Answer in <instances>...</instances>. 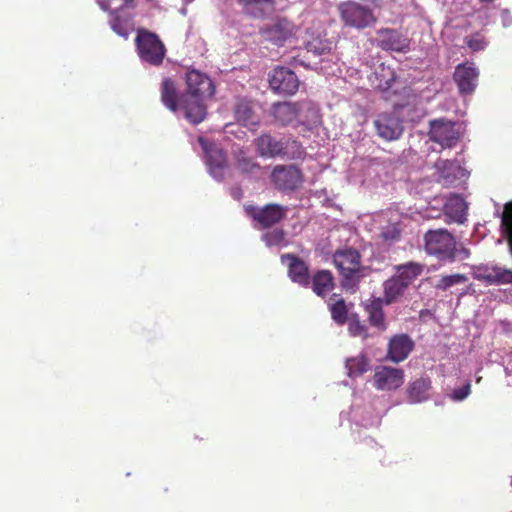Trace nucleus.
Wrapping results in <instances>:
<instances>
[{"mask_svg":"<svg viewBox=\"0 0 512 512\" xmlns=\"http://www.w3.org/2000/svg\"><path fill=\"white\" fill-rule=\"evenodd\" d=\"M404 383V371L388 366L379 367L373 376V385L377 390L392 391Z\"/></svg>","mask_w":512,"mask_h":512,"instance_id":"dca6fc26","label":"nucleus"},{"mask_svg":"<svg viewBox=\"0 0 512 512\" xmlns=\"http://www.w3.org/2000/svg\"><path fill=\"white\" fill-rule=\"evenodd\" d=\"M363 2L370 3L374 7H381V3L383 0H362Z\"/></svg>","mask_w":512,"mask_h":512,"instance_id":"a18cd8bd","label":"nucleus"},{"mask_svg":"<svg viewBox=\"0 0 512 512\" xmlns=\"http://www.w3.org/2000/svg\"><path fill=\"white\" fill-rule=\"evenodd\" d=\"M245 12L255 18H263L273 13L274 0H240Z\"/></svg>","mask_w":512,"mask_h":512,"instance_id":"cd10ccee","label":"nucleus"},{"mask_svg":"<svg viewBox=\"0 0 512 512\" xmlns=\"http://www.w3.org/2000/svg\"><path fill=\"white\" fill-rule=\"evenodd\" d=\"M308 52H312L315 55L322 56L329 54L332 50V43L327 40L320 38L312 39L307 44Z\"/></svg>","mask_w":512,"mask_h":512,"instance_id":"f704fd0d","label":"nucleus"},{"mask_svg":"<svg viewBox=\"0 0 512 512\" xmlns=\"http://www.w3.org/2000/svg\"><path fill=\"white\" fill-rule=\"evenodd\" d=\"M269 85L272 90L280 94L292 95L299 88V80L291 69L277 67L269 75Z\"/></svg>","mask_w":512,"mask_h":512,"instance_id":"ddd939ff","label":"nucleus"},{"mask_svg":"<svg viewBox=\"0 0 512 512\" xmlns=\"http://www.w3.org/2000/svg\"><path fill=\"white\" fill-rule=\"evenodd\" d=\"M205 152L210 173L214 178L222 180L224 177V169L227 165L225 153L217 147L206 148Z\"/></svg>","mask_w":512,"mask_h":512,"instance_id":"b1692460","label":"nucleus"},{"mask_svg":"<svg viewBox=\"0 0 512 512\" xmlns=\"http://www.w3.org/2000/svg\"><path fill=\"white\" fill-rule=\"evenodd\" d=\"M322 123V115L318 105L311 100H301L296 102V118L294 128L299 133L306 136L307 133L314 132Z\"/></svg>","mask_w":512,"mask_h":512,"instance_id":"6e6552de","label":"nucleus"},{"mask_svg":"<svg viewBox=\"0 0 512 512\" xmlns=\"http://www.w3.org/2000/svg\"><path fill=\"white\" fill-rule=\"evenodd\" d=\"M425 266L418 262H407L395 267L396 276L406 287H409L424 271Z\"/></svg>","mask_w":512,"mask_h":512,"instance_id":"a878e982","label":"nucleus"},{"mask_svg":"<svg viewBox=\"0 0 512 512\" xmlns=\"http://www.w3.org/2000/svg\"><path fill=\"white\" fill-rule=\"evenodd\" d=\"M479 72L473 62H465L457 65L453 74V79L457 84L461 95L472 94L477 86Z\"/></svg>","mask_w":512,"mask_h":512,"instance_id":"2eb2a0df","label":"nucleus"},{"mask_svg":"<svg viewBox=\"0 0 512 512\" xmlns=\"http://www.w3.org/2000/svg\"><path fill=\"white\" fill-rule=\"evenodd\" d=\"M115 0H99L98 5L102 10H111V7H113V2ZM120 4V8H135L136 2L135 0H118Z\"/></svg>","mask_w":512,"mask_h":512,"instance_id":"a19ab883","label":"nucleus"},{"mask_svg":"<svg viewBox=\"0 0 512 512\" xmlns=\"http://www.w3.org/2000/svg\"><path fill=\"white\" fill-rule=\"evenodd\" d=\"M414 345V341L409 335H394L388 343L387 357L394 363H400L408 358Z\"/></svg>","mask_w":512,"mask_h":512,"instance_id":"6ab92c4d","label":"nucleus"},{"mask_svg":"<svg viewBox=\"0 0 512 512\" xmlns=\"http://www.w3.org/2000/svg\"><path fill=\"white\" fill-rule=\"evenodd\" d=\"M267 247L286 246V232L283 229H273L264 233L261 237Z\"/></svg>","mask_w":512,"mask_h":512,"instance_id":"473e14b6","label":"nucleus"},{"mask_svg":"<svg viewBox=\"0 0 512 512\" xmlns=\"http://www.w3.org/2000/svg\"><path fill=\"white\" fill-rule=\"evenodd\" d=\"M378 45L383 50H390L395 52H408L410 50V40L393 29H380L377 32Z\"/></svg>","mask_w":512,"mask_h":512,"instance_id":"a211bd4d","label":"nucleus"},{"mask_svg":"<svg viewBox=\"0 0 512 512\" xmlns=\"http://www.w3.org/2000/svg\"><path fill=\"white\" fill-rule=\"evenodd\" d=\"M467 280L468 279L464 274H452L442 276L440 281L437 283L436 288L445 291L450 287L460 283H464Z\"/></svg>","mask_w":512,"mask_h":512,"instance_id":"c9c22d12","label":"nucleus"},{"mask_svg":"<svg viewBox=\"0 0 512 512\" xmlns=\"http://www.w3.org/2000/svg\"><path fill=\"white\" fill-rule=\"evenodd\" d=\"M236 167L242 173L252 174L260 169V165L252 157L245 155L243 151H240L237 155Z\"/></svg>","mask_w":512,"mask_h":512,"instance_id":"72a5a7b5","label":"nucleus"},{"mask_svg":"<svg viewBox=\"0 0 512 512\" xmlns=\"http://www.w3.org/2000/svg\"><path fill=\"white\" fill-rule=\"evenodd\" d=\"M295 33V25L286 18H279L260 29V34L264 40L278 46L284 45L285 42L295 36Z\"/></svg>","mask_w":512,"mask_h":512,"instance_id":"9b49d317","label":"nucleus"},{"mask_svg":"<svg viewBox=\"0 0 512 512\" xmlns=\"http://www.w3.org/2000/svg\"><path fill=\"white\" fill-rule=\"evenodd\" d=\"M348 330L353 337H361L364 340L369 337L367 326L357 318H352L349 321Z\"/></svg>","mask_w":512,"mask_h":512,"instance_id":"4c0bfd02","label":"nucleus"},{"mask_svg":"<svg viewBox=\"0 0 512 512\" xmlns=\"http://www.w3.org/2000/svg\"><path fill=\"white\" fill-rule=\"evenodd\" d=\"M399 234H400V231L397 230L396 228H393V232L392 234H389V232H383V237L385 239H396L399 237Z\"/></svg>","mask_w":512,"mask_h":512,"instance_id":"c03bdc74","label":"nucleus"},{"mask_svg":"<svg viewBox=\"0 0 512 512\" xmlns=\"http://www.w3.org/2000/svg\"><path fill=\"white\" fill-rule=\"evenodd\" d=\"M490 281L499 283V284H511L512 285V271L507 269H498L495 271L494 275H489L487 277Z\"/></svg>","mask_w":512,"mask_h":512,"instance_id":"ea45409f","label":"nucleus"},{"mask_svg":"<svg viewBox=\"0 0 512 512\" xmlns=\"http://www.w3.org/2000/svg\"><path fill=\"white\" fill-rule=\"evenodd\" d=\"M312 291L319 297H326L335 288V278L330 270L320 269L310 277Z\"/></svg>","mask_w":512,"mask_h":512,"instance_id":"aec40b11","label":"nucleus"},{"mask_svg":"<svg viewBox=\"0 0 512 512\" xmlns=\"http://www.w3.org/2000/svg\"><path fill=\"white\" fill-rule=\"evenodd\" d=\"M245 210L261 229H268L280 223L288 212L287 207L276 203H269L263 207L249 205Z\"/></svg>","mask_w":512,"mask_h":512,"instance_id":"1a4fd4ad","label":"nucleus"},{"mask_svg":"<svg viewBox=\"0 0 512 512\" xmlns=\"http://www.w3.org/2000/svg\"><path fill=\"white\" fill-rule=\"evenodd\" d=\"M160 94L162 103L170 111L175 113L181 109V96L178 95L177 85L173 79L166 77L162 80Z\"/></svg>","mask_w":512,"mask_h":512,"instance_id":"5701e85b","label":"nucleus"},{"mask_svg":"<svg viewBox=\"0 0 512 512\" xmlns=\"http://www.w3.org/2000/svg\"><path fill=\"white\" fill-rule=\"evenodd\" d=\"M231 196L236 200H240L242 198L241 188L240 187L231 188Z\"/></svg>","mask_w":512,"mask_h":512,"instance_id":"37998d69","label":"nucleus"},{"mask_svg":"<svg viewBox=\"0 0 512 512\" xmlns=\"http://www.w3.org/2000/svg\"><path fill=\"white\" fill-rule=\"evenodd\" d=\"M424 249L439 261L452 263L456 260L457 241L447 229L428 230L424 234Z\"/></svg>","mask_w":512,"mask_h":512,"instance_id":"7ed1b4c3","label":"nucleus"},{"mask_svg":"<svg viewBox=\"0 0 512 512\" xmlns=\"http://www.w3.org/2000/svg\"><path fill=\"white\" fill-rule=\"evenodd\" d=\"M471 392V384L468 382L464 386L455 389L452 393V399L455 401L464 400Z\"/></svg>","mask_w":512,"mask_h":512,"instance_id":"79ce46f5","label":"nucleus"},{"mask_svg":"<svg viewBox=\"0 0 512 512\" xmlns=\"http://www.w3.org/2000/svg\"><path fill=\"white\" fill-rule=\"evenodd\" d=\"M360 252L352 247L337 249L333 254V263L338 269L341 286L344 289H354L365 277L366 268L361 263Z\"/></svg>","mask_w":512,"mask_h":512,"instance_id":"f03ea898","label":"nucleus"},{"mask_svg":"<svg viewBox=\"0 0 512 512\" xmlns=\"http://www.w3.org/2000/svg\"><path fill=\"white\" fill-rule=\"evenodd\" d=\"M328 308L333 321L342 326L348 321V307L343 297L333 294L328 301Z\"/></svg>","mask_w":512,"mask_h":512,"instance_id":"c85d7f7f","label":"nucleus"},{"mask_svg":"<svg viewBox=\"0 0 512 512\" xmlns=\"http://www.w3.org/2000/svg\"><path fill=\"white\" fill-rule=\"evenodd\" d=\"M125 8H120V6L111 7V10H106L109 12L110 19L109 24L111 29L124 38H127L129 35V29L125 23V21L119 15V12L124 10Z\"/></svg>","mask_w":512,"mask_h":512,"instance_id":"2f4dec72","label":"nucleus"},{"mask_svg":"<svg viewBox=\"0 0 512 512\" xmlns=\"http://www.w3.org/2000/svg\"><path fill=\"white\" fill-rule=\"evenodd\" d=\"M429 138L431 141L440 144L443 148H451L456 145L459 133L455 129V123L446 119H435L429 123Z\"/></svg>","mask_w":512,"mask_h":512,"instance_id":"f8f14e48","label":"nucleus"},{"mask_svg":"<svg viewBox=\"0 0 512 512\" xmlns=\"http://www.w3.org/2000/svg\"><path fill=\"white\" fill-rule=\"evenodd\" d=\"M281 262L287 264L288 277L293 283L304 288L310 286L309 265L303 259L293 253H286L281 256Z\"/></svg>","mask_w":512,"mask_h":512,"instance_id":"4468645a","label":"nucleus"},{"mask_svg":"<svg viewBox=\"0 0 512 512\" xmlns=\"http://www.w3.org/2000/svg\"><path fill=\"white\" fill-rule=\"evenodd\" d=\"M405 286L396 276H392L383 283V299L386 305H390L398 301L407 290Z\"/></svg>","mask_w":512,"mask_h":512,"instance_id":"bb28decb","label":"nucleus"},{"mask_svg":"<svg viewBox=\"0 0 512 512\" xmlns=\"http://www.w3.org/2000/svg\"><path fill=\"white\" fill-rule=\"evenodd\" d=\"M139 58L152 66H160L166 55V47L160 37L147 29L139 28L135 38Z\"/></svg>","mask_w":512,"mask_h":512,"instance_id":"39448f33","label":"nucleus"},{"mask_svg":"<svg viewBox=\"0 0 512 512\" xmlns=\"http://www.w3.org/2000/svg\"><path fill=\"white\" fill-rule=\"evenodd\" d=\"M432 389V380L429 376L412 379L405 388L406 402L412 405L427 402L431 399Z\"/></svg>","mask_w":512,"mask_h":512,"instance_id":"f3484780","label":"nucleus"},{"mask_svg":"<svg viewBox=\"0 0 512 512\" xmlns=\"http://www.w3.org/2000/svg\"><path fill=\"white\" fill-rule=\"evenodd\" d=\"M254 142L258 154L266 158H275L277 156L301 158L305 154L304 148L298 141L277 140L268 133L260 135Z\"/></svg>","mask_w":512,"mask_h":512,"instance_id":"20e7f679","label":"nucleus"},{"mask_svg":"<svg viewBox=\"0 0 512 512\" xmlns=\"http://www.w3.org/2000/svg\"><path fill=\"white\" fill-rule=\"evenodd\" d=\"M235 114L238 121L243 122L244 125H255L257 123L253 119V112L247 104H238L235 110Z\"/></svg>","mask_w":512,"mask_h":512,"instance_id":"e433bc0d","label":"nucleus"},{"mask_svg":"<svg viewBox=\"0 0 512 512\" xmlns=\"http://www.w3.org/2000/svg\"><path fill=\"white\" fill-rule=\"evenodd\" d=\"M466 203L464 199L458 195L449 197L444 204V213L453 221L462 223L466 214Z\"/></svg>","mask_w":512,"mask_h":512,"instance_id":"c756f323","label":"nucleus"},{"mask_svg":"<svg viewBox=\"0 0 512 512\" xmlns=\"http://www.w3.org/2000/svg\"><path fill=\"white\" fill-rule=\"evenodd\" d=\"M396 80V73L393 68L384 63L379 64L369 76L371 86L379 91L389 90Z\"/></svg>","mask_w":512,"mask_h":512,"instance_id":"412c9836","label":"nucleus"},{"mask_svg":"<svg viewBox=\"0 0 512 512\" xmlns=\"http://www.w3.org/2000/svg\"><path fill=\"white\" fill-rule=\"evenodd\" d=\"M272 115L281 126L294 128L296 118V102H277L272 106Z\"/></svg>","mask_w":512,"mask_h":512,"instance_id":"393cba45","label":"nucleus"},{"mask_svg":"<svg viewBox=\"0 0 512 512\" xmlns=\"http://www.w3.org/2000/svg\"><path fill=\"white\" fill-rule=\"evenodd\" d=\"M383 304H385L383 298H372L366 302L364 307L370 325L380 331H385L387 328Z\"/></svg>","mask_w":512,"mask_h":512,"instance_id":"4be33fe9","label":"nucleus"},{"mask_svg":"<svg viewBox=\"0 0 512 512\" xmlns=\"http://www.w3.org/2000/svg\"><path fill=\"white\" fill-rule=\"evenodd\" d=\"M465 42L473 52L481 51L487 46L486 38L480 32L466 37Z\"/></svg>","mask_w":512,"mask_h":512,"instance_id":"58836bf2","label":"nucleus"},{"mask_svg":"<svg viewBox=\"0 0 512 512\" xmlns=\"http://www.w3.org/2000/svg\"><path fill=\"white\" fill-rule=\"evenodd\" d=\"M348 376L356 378L363 375L370 369V359L363 353L346 360Z\"/></svg>","mask_w":512,"mask_h":512,"instance_id":"7c9ffc66","label":"nucleus"},{"mask_svg":"<svg viewBox=\"0 0 512 512\" xmlns=\"http://www.w3.org/2000/svg\"><path fill=\"white\" fill-rule=\"evenodd\" d=\"M337 10L341 21L350 28L365 29L377 22L372 9L356 1L341 2L337 6Z\"/></svg>","mask_w":512,"mask_h":512,"instance_id":"423d86ee","label":"nucleus"},{"mask_svg":"<svg viewBox=\"0 0 512 512\" xmlns=\"http://www.w3.org/2000/svg\"><path fill=\"white\" fill-rule=\"evenodd\" d=\"M373 127L376 135L386 142L396 141L404 133V121L395 110L378 113L373 120Z\"/></svg>","mask_w":512,"mask_h":512,"instance_id":"0eeeda50","label":"nucleus"},{"mask_svg":"<svg viewBox=\"0 0 512 512\" xmlns=\"http://www.w3.org/2000/svg\"><path fill=\"white\" fill-rule=\"evenodd\" d=\"M271 180L280 191H293L303 182V174L293 165H277L271 173Z\"/></svg>","mask_w":512,"mask_h":512,"instance_id":"9d476101","label":"nucleus"},{"mask_svg":"<svg viewBox=\"0 0 512 512\" xmlns=\"http://www.w3.org/2000/svg\"><path fill=\"white\" fill-rule=\"evenodd\" d=\"M186 93L181 95L180 105L184 117L193 125L204 121L207 115L205 100L215 94V85L211 78L197 69L185 74Z\"/></svg>","mask_w":512,"mask_h":512,"instance_id":"f257e3e1","label":"nucleus"}]
</instances>
